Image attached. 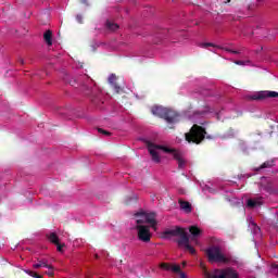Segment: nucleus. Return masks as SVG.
<instances>
[{"instance_id": "nucleus-1", "label": "nucleus", "mask_w": 278, "mask_h": 278, "mask_svg": "<svg viewBox=\"0 0 278 278\" xmlns=\"http://www.w3.org/2000/svg\"><path fill=\"white\" fill-rule=\"evenodd\" d=\"M163 238L165 240H168L169 238H179L176 240L178 247H185L186 251H189L191 255L197 253V250L190 245V237L188 236V232H186V230L179 226L166 229L163 232Z\"/></svg>"}, {"instance_id": "nucleus-2", "label": "nucleus", "mask_w": 278, "mask_h": 278, "mask_svg": "<svg viewBox=\"0 0 278 278\" xmlns=\"http://www.w3.org/2000/svg\"><path fill=\"white\" fill-rule=\"evenodd\" d=\"M148 151L150 155L152 156V160L160 164V154L157 153V149L161 151H164V153H170L174 157V160L178 163V168H186V160L184 159V155L181 153L173 148L164 147V146H157L153 142H148L147 144Z\"/></svg>"}, {"instance_id": "nucleus-3", "label": "nucleus", "mask_w": 278, "mask_h": 278, "mask_svg": "<svg viewBox=\"0 0 278 278\" xmlns=\"http://www.w3.org/2000/svg\"><path fill=\"white\" fill-rule=\"evenodd\" d=\"M154 116L163 118L167 125H175L179 123L180 115L173 109H166L164 106H153L151 110Z\"/></svg>"}, {"instance_id": "nucleus-4", "label": "nucleus", "mask_w": 278, "mask_h": 278, "mask_svg": "<svg viewBox=\"0 0 278 278\" xmlns=\"http://www.w3.org/2000/svg\"><path fill=\"white\" fill-rule=\"evenodd\" d=\"M205 136H207L205 128L197 124L190 128L189 132L185 134L186 141L192 144H201L205 140Z\"/></svg>"}, {"instance_id": "nucleus-5", "label": "nucleus", "mask_w": 278, "mask_h": 278, "mask_svg": "<svg viewBox=\"0 0 278 278\" xmlns=\"http://www.w3.org/2000/svg\"><path fill=\"white\" fill-rule=\"evenodd\" d=\"M207 260L211 264H214L216 262L217 264H229L231 262V258L225 256L223 254V251H220V247L218 245H212L205 251Z\"/></svg>"}, {"instance_id": "nucleus-6", "label": "nucleus", "mask_w": 278, "mask_h": 278, "mask_svg": "<svg viewBox=\"0 0 278 278\" xmlns=\"http://www.w3.org/2000/svg\"><path fill=\"white\" fill-rule=\"evenodd\" d=\"M203 275L205 278H230L236 277V269L231 267L227 268H215L212 270H207L204 268Z\"/></svg>"}, {"instance_id": "nucleus-7", "label": "nucleus", "mask_w": 278, "mask_h": 278, "mask_svg": "<svg viewBox=\"0 0 278 278\" xmlns=\"http://www.w3.org/2000/svg\"><path fill=\"white\" fill-rule=\"evenodd\" d=\"M275 97H278L276 91H258L250 96V99L251 101H264V99H275Z\"/></svg>"}, {"instance_id": "nucleus-8", "label": "nucleus", "mask_w": 278, "mask_h": 278, "mask_svg": "<svg viewBox=\"0 0 278 278\" xmlns=\"http://www.w3.org/2000/svg\"><path fill=\"white\" fill-rule=\"evenodd\" d=\"M137 230L138 238L141 240V242H151V230L149 226L138 225Z\"/></svg>"}, {"instance_id": "nucleus-9", "label": "nucleus", "mask_w": 278, "mask_h": 278, "mask_svg": "<svg viewBox=\"0 0 278 278\" xmlns=\"http://www.w3.org/2000/svg\"><path fill=\"white\" fill-rule=\"evenodd\" d=\"M263 199L264 198H262V197L248 199L247 207H249V210H255V207H262V205H264Z\"/></svg>"}, {"instance_id": "nucleus-10", "label": "nucleus", "mask_w": 278, "mask_h": 278, "mask_svg": "<svg viewBox=\"0 0 278 278\" xmlns=\"http://www.w3.org/2000/svg\"><path fill=\"white\" fill-rule=\"evenodd\" d=\"M155 213H144L141 212V218H144L146 223L148 225H151V227H155L157 225V220H155Z\"/></svg>"}, {"instance_id": "nucleus-11", "label": "nucleus", "mask_w": 278, "mask_h": 278, "mask_svg": "<svg viewBox=\"0 0 278 278\" xmlns=\"http://www.w3.org/2000/svg\"><path fill=\"white\" fill-rule=\"evenodd\" d=\"M189 231L191 233V241L195 244H199L198 238L201 236V233H203V231L197 226H190Z\"/></svg>"}, {"instance_id": "nucleus-12", "label": "nucleus", "mask_w": 278, "mask_h": 278, "mask_svg": "<svg viewBox=\"0 0 278 278\" xmlns=\"http://www.w3.org/2000/svg\"><path fill=\"white\" fill-rule=\"evenodd\" d=\"M33 268H35V269L48 268V270H53V266L52 265H48L47 260L38 261V263H35L33 265Z\"/></svg>"}, {"instance_id": "nucleus-13", "label": "nucleus", "mask_w": 278, "mask_h": 278, "mask_svg": "<svg viewBox=\"0 0 278 278\" xmlns=\"http://www.w3.org/2000/svg\"><path fill=\"white\" fill-rule=\"evenodd\" d=\"M178 203L180 205V210H184L186 214H190V212H192V204H190V202L178 200Z\"/></svg>"}, {"instance_id": "nucleus-14", "label": "nucleus", "mask_w": 278, "mask_h": 278, "mask_svg": "<svg viewBox=\"0 0 278 278\" xmlns=\"http://www.w3.org/2000/svg\"><path fill=\"white\" fill-rule=\"evenodd\" d=\"M116 74H111L109 76V84H111V86L114 88L115 92H121V86H118V84H116Z\"/></svg>"}, {"instance_id": "nucleus-15", "label": "nucleus", "mask_w": 278, "mask_h": 278, "mask_svg": "<svg viewBox=\"0 0 278 278\" xmlns=\"http://www.w3.org/2000/svg\"><path fill=\"white\" fill-rule=\"evenodd\" d=\"M43 39L48 47H51V45H53V33L51 30H47L43 34Z\"/></svg>"}, {"instance_id": "nucleus-16", "label": "nucleus", "mask_w": 278, "mask_h": 278, "mask_svg": "<svg viewBox=\"0 0 278 278\" xmlns=\"http://www.w3.org/2000/svg\"><path fill=\"white\" fill-rule=\"evenodd\" d=\"M105 27L109 31H116L119 28L118 24H116L110 20L106 21Z\"/></svg>"}, {"instance_id": "nucleus-17", "label": "nucleus", "mask_w": 278, "mask_h": 278, "mask_svg": "<svg viewBox=\"0 0 278 278\" xmlns=\"http://www.w3.org/2000/svg\"><path fill=\"white\" fill-rule=\"evenodd\" d=\"M275 166V161H266L264 162L256 170H262L264 168H273Z\"/></svg>"}, {"instance_id": "nucleus-18", "label": "nucleus", "mask_w": 278, "mask_h": 278, "mask_svg": "<svg viewBox=\"0 0 278 278\" xmlns=\"http://www.w3.org/2000/svg\"><path fill=\"white\" fill-rule=\"evenodd\" d=\"M48 240L52 242V244H58L60 242V237L55 232H51L48 235Z\"/></svg>"}, {"instance_id": "nucleus-19", "label": "nucleus", "mask_w": 278, "mask_h": 278, "mask_svg": "<svg viewBox=\"0 0 278 278\" xmlns=\"http://www.w3.org/2000/svg\"><path fill=\"white\" fill-rule=\"evenodd\" d=\"M142 213H137L136 216H139V219H137V225H144V223H147V220L144 219V217H142L141 215Z\"/></svg>"}, {"instance_id": "nucleus-20", "label": "nucleus", "mask_w": 278, "mask_h": 278, "mask_svg": "<svg viewBox=\"0 0 278 278\" xmlns=\"http://www.w3.org/2000/svg\"><path fill=\"white\" fill-rule=\"evenodd\" d=\"M224 51H227L228 53H233L235 55H239V53H242V50H232L229 48H224Z\"/></svg>"}, {"instance_id": "nucleus-21", "label": "nucleus", "mask_w": 278, "mask_h": 278, "mask_svg": "<svg viewBox=\"0 0 278 278\" xmlns=\"http://www.w3.org/2000/svg\"><path fill=\"white\" fill-rule=\"evenodd\" d=\"M27 275H29V277H34V278H42V276H40L39 274H37L36 271L33 270H26Z\"/></svg>"}, {"instance_id": "nucleus-22", "label": "nucleus", "mask_w": 278, "mask_h": 278, "mask_svg": "<svg viewBox=\"0 0 278 278\" xmlns=\"http://www.w3.org/2000/svg\"><path fill=\"white\" fill-rule=\"evenodd\" d=\"M173 273H181V267L179 265H174L170 267Z\"/></svg>"}, {"instance_id": "nucleus-23", "label": "nucleus", "mask_w": 278, "mask_h": 278, "mask_svg": "<svg viewBox=\"0 0 278 278\" xmlns=\"http://www.w3.org/2000/svg\"><path fill=\"white\" fill-rule=\"evenodd\" d=\"M161 268H163V270H170V264H168V263H162V264H161Z\"/></svg>"}, {"instance_id": "nucleus-24", "label": "nucleus", "mask_w": 278, "mask_h": 278, "mask_svg": "<svg viewBox=\"0 0 278 278\" xmlns=\"http://www.w3.org/2000/svg\"><path fill=\"white\" fill-rule=\"evenodd\" d=\"M99 134H103L104 136H111L110 131L104 130L103 128H98Z\"/></svg>"}, {"instance_id": "nucleus-25", "label": "nucleus", "mask_w": 278, "mask_h": 278, "mask_svg": "<svg viewBox=\"0 0 278 278\" xmlns=\"http://www.w3.org/2000/svg\"><path fill=\"white\" fill-rule=\"evenodd\" d=\"M55 247H56V250H58L60 253H62V251H63L62 249H64L65 245H64V244H61V243L59 242V243L55 244Z\"/></svg>"}, {"instance_id": "nucleus-26", "label": "nucleus", "mask_w": 278, "mask_h": 278, "mask_svg": "<svg viewBox=\"0 0 278 278\" xmlns=\"http://www.w3.org/2000/svg\"><path fill=\"white\" fill-rule=\"evenodd\" d=\"M131 201H138V198H129V200H126V205H131Z\"/></svg>"}, {"instance_id": "nucleus-27", "label": "nucleus", "mask_w": 278, "mask_h": 278, "mask_svg": "<svg viewBox=\"0 0 278 278\" xmlns=\"http://www.w3.org/2000/svg\"><path fill=\"white\" fill-rule=\"evenodd\" d=\"M258 187L261 190H268L270 188V186H264V184H260Z\"/></svg>"}, {"instance_id": "nucleus-28", "label": "nucleus", "mask_w": 278, "mask_h": 278, "mask_svg": "<svg viewBox=\"0 0 278 278\" xmlns=\"http://www.w3.org/2000/svg\"><path fill=\"white\" fill-rule=\"evenodd\" d=\"M238 66H244V61H235Z\"/></svg>"}, {"instance_id": "nucleus-29", "label": "nucleus", "mask_w": 278, "mask_h": 278, "mask_svg": "<svg viewBox=\"0 0 278 278\" xmlns=\"http://www.w3.org/2000/svg\"><path fill=\"white\" fill-rule=\"evenodd\" d=\"M46 274H48V277H53V275H54L53 267H52V269H49V271H47Z\"/></svg>"}, {"instance_id": "nucleus-30", "label": "nucleus", "mask_w": 278, "mask_h": 278, "mask_svg": "<svg viewBox=\"0 0 278 278\" xmlns=\"http://www.w3.org/2000/svg\"><path fill=\"white\" fill-rule=\"evenodd\" d=\"M203 47H215V46L212 42H206V43L203 45Z\"/></svg>"}, {"instance_id": "nucleus-31", "label": "nucleus", "mask_w": 278, "mask_h": 278, "mask_svg": "<svg viewBox=\"0 0 278 278\" xmlns=\"http://www.w3.org/2000/svg\"><path fill=\"white\" fill-rule=\"evenodd\" d=\"M76 20L78 21V23H81V15H77Z\"/></svg>"}, {"instance_id": "nucleus-32", "label": "nucleus", "mask_w": 278, "mask_h": 278, "mask_svg": "<svg viewBox=\"0 0 278 278\" xmlns=\"http://www.w3.org/2000/svg\"><path fill=\"white\" fill-rule=\"evenodd\" d=\"M80 3H84L85 5H88V0H80Z\"/></svg>"}, {"instance_id": "nucleus-33", "label": "nucleus", "mask_w": 278, "mask_h": 278, "mask_svg": "<svg viewBox=\"0 0 278 278\" xmlns=\"http://www.w3.org/2000/svg\"><path fill=\"white\" fill-rule=\"evenodd\" d=\"M91 101H92V103H94V105H98L97 99L91 98Z\"/></svg>"}, {"instance_id": "nucleus-34", "label": "nucleus", "mask_w": 278, "mask_h": 278, "mask_svg": "<svg viewBox=\"0 0 278 278\" xmlns=\"http://www.w3.org/2000/svg\"><path fill=\"white\" fill-rule=\"evenodd\" d=\"M180 277H181V278H186V274L180 273Z\"/></svg>"}, {"instance_id": "nucleus-35", "label": "nucleus", "mask_w": 278, "mask_h": 278, "mask_svg": "<svg viewBox=\"0 0 278 278\" xmlns=\"http://www.w3.org/2000/svg\"><path fill=\"white\" fill-rule=\"evenodd\" d=\"M20 64H25V61H23V59H20Z\"/></svg>"}, {"instance_id": "nucleus-36", "label": "nucleus", "mask_w": 278, "mask_h": 278, "mask_svg": "<svg viewBox=\"0 0 278 278\" xmlns=\"http://www.w3.org/2000/svg\"><path fill=\"white\" fill-rule=\"evenodd\" d=\"M273 268H278V265H277V264H274V265H273Z\"/></svg>"}, {"instance_id": "nucleus-37", "label": "nucleus", "mask_w": 278, "mask_h": 278, "mask_svg": "<svg viewBox=\"0 0 278 278\" xmlns=\"http://www.w3.org/2000/svg\"><path fill=\"white\" fill-rule=\"evenodd\" d=\"M254 227H256V229H258V230H260V227H257V225H255V224H254Z\"/></svg>"}, {"instance_id": "nucleus-38", "label": "nucleus", "mask_w": 278, "mask_h": 278, "mask_svg": "<svg viewBox=\"0 0 278 278\" xmlns=\"http://www.w3.org/2000/svg\"><path fill=\"white\" fill-rule=\"evenodd\" d=\"M231 0H227L226 3H230Z\"/></svg>"}, {"instance_id": "nucleus-39", "label": "nucleus", "mask_w": 278, "mask_h": 278, "mask_svg": "<svg viewBox=\"0 0 278 278\" xmlns=\"http://www.w3.org/2000/svg\"><path fill=\"white\" fill-rule=\"evenodd\" d=\"M182 266H186V262H182Z\"/></svg>"}, {"instance_id": "nucleus-40", "label": "nucleus", "mask_w": 278, "mask_h": 278, "mask_svg": "<svg viewBox=\"0 0 278 278\" xmlns=\"http://www.w3.org/2000/svg\"><path fill=\"white\" fill-rule=\"evenodd\" d=\"M89 92H92V89H90Z\"/></svg>"}, {"instance_id": "nucleus-41", "label": "nucleus", "mask_w": 278, "mask_h": 278, "mask_svg": "<svg viewBox=\"0 0 278 278\" xmlns=\"http://www.w3.org/2000/svg\"><path fill=\"white\" fill-rule=\"evenodd\" d=\"M256 1H264V0H256Z\"/></svg>"}, {"instance_id": "nucleus-42", "label": "nucleus", "mask_w": 278, "mask_h": 278, "mask_svg": "<svg viewBox=\"0 0 278 278\" xmlns=\"http://www.w3.org/2000/svg\"><path fill=\"white\" fill-rule=\"evenodd\" d=\"M87 94H90V92H87Z\"/></svg>"}, {"instance_id": "nucleus-43", "label": "nucleus", "mask_w": 278, "mask_h": 278, "mask_svg": "<svg viewBox=\"0 0 278 278\" xmlns=\"http://www.w3.org/2000/svg\"><path fill=\"white\" fill-rule=\"evenodd\" d=\"M206 138H211L210 136H207Z\"/></svg>"}]
</instances>
